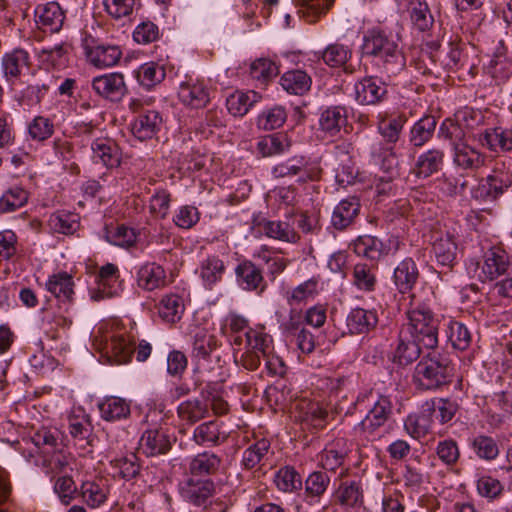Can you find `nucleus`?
<instances>
[{
  "mask_svg": "<svg viewBox=\"0 0 512 512\" xmlns=\"http://www.w3.org/2000/svg\"><path fill=\"white\" fill-rule=\"evenodd\" d=\"M351 50L339 43L329 45L322 53V59L330 67L339 68L351 58Z\"/></svg>",
  "mask_w": 512,
  "mask_h": 512,
  "instance_id": "60",
  "label": "nucleus"
},
{
  "mask_svg": "<svg viewBox=\"0 0 512 512\" xmlns=\"http://www.w3.org/2000/svg\"><path fill=\"white\" fill-rule=\"evenodd\" d=\"M180 420L188 425H194L209 414L208 405L199 399H189L177 408Z\"/></svg>",
  "mask_w": 512,
  "mask_h": 512,
  "instance_id": "43",
  "label": "nucleus"
},
{
  "mask_svg": "<svg viewBox=\"0 0 512 512\" xmlns=\"http://www.w3.org/2000/svg\"><path fill=\"white\" fill-rule=\"evenodd\" d=\"M334 500L343 507L353 508L363 504L364 493L360 480H342L334 492Z\"/></svg>",
  "mask_w": 512,
  "mask_h": 512,
  "instance_id": "22",
  "label": "nucleus"
},
{
  "mask_svg": "<svg viewBox=\"0 0 512 512\" xmlns=\"http://www.w3.org/2000/svg\"><path fill=\"white\" fill-rule=\"evenodd\" d=\"M49 226L56 233L73 234L79 226L78 216L64 211L53 213L49 218Z\"/></svg>",
  "mask_w": 512,
  "mask_h": 512,
  "instance_id": "55",
  "label": "nucleus"
},
{
  "mask_svg": "<svg viewBox=\"0 0 512 512\" xmlns=\"http://www.w3.org/2000/svg\"><path fill=\"white\" fill-rule=\"evenodd\" d=\"M110 489L106 480L85 481L80 487V495L90 508L103 505L108 499Z\"/></svg>",
  "mask_w": 512,
  "mask_h": 512,
  "instance_id": "33",
  "label": "nucleus"
},
{
  "mask_svg": "<svg viewBox=\"0 0 512 512\" xmlns=\"http://www.w3.org/2000/svg\"><path fill=\"white\" fill-rule=\"evenodd\" d=\"M371 159L375 165L392 178L397 174L398 159L394 147H385L382 142L371 146Z\"/></svg>",
  "mask_w": 512,
  "mask_h": 512,
  "instance_id": "35",
  "label": "nucleus"
},
{
  "mask_svg": "<svg viewBox=\"0 0 512 512\" xmlns=\"http://www.w3.org/2000/svg\"><path fill=\"white\" fill-rule=\"evenodd\" d=\"M393 404L388 396L379 395L366 416L354 426L353 434L362 442L379 440L385 432L386 424L392 415Z\"/></svg>",
  "mask_w": 512,
  "mask_h": 512,
  "instance_id": "3",
  "label": "nucleus"
},
{
  "mask_svg": "<svg viewBox=\"0 0 512 512\" xmlns=\"http://www.w3.org/2000/svg\"><path fill=\"white\" fill-rule=\"evenodd\" d=\"M54 133V123L44 116H36L28 125V134L34 141H45Z\"/></svg>",
  "mask_w": 512,
  "mask_h": 512,
  "instance_id": "62",
  "label": "nucleus"
},
{
  "mask_svg": "<svg viewBox=\"0 0 512 512\" xmlns=\"http://www.w3.org/2000/svg\"><path fill=\"white\" fill-rule=\"evenodd\" d=\"M437 121L434 116H424L418 120L410 131L409 141L415 147H421L428 142L435 131Z\"/></svg>",
  "mask_w": 512,
  "mask_h": 512,
  "instance_id": "46",
  "label": "nucleus"
},
{
  "mask_svg": "<svg viewBox=\"0 0 512 512\" xmlns=\"http://www.w3.org/2000/svg\"><path fill=\"white\" fill-rule=\"evenodd\" d=\"M280 84L290 94L304 95L310 90L312 79L305 71L294 69L281 76Z\"/></svg>",
  "mask_w": 512,
  "mask_h": 512,
  "instance_id": "38",
  "label": "nucleus"
},
{
  "mask_svg": "<svg viewBox=\"0 0 512 512\" xmlns=\"http://www.w3.org/2000/svg\"><path fill=\"white\" fill-rule=\"evenodd\" d=\"M448 341L452 347L458 350L467 349L472 340V336L468 328L461 322L449 320L446 329Z\"/></svg>",
  "mask_w": 512,
  "mask_h": 512,
  "instance_id": "51",
  "label": "nucleus"
},
{
  "mask_svg": "<svg viewBox=\"0 0 512 512\" xmlns=\"http://www.w3.org/2000/svg\"><path fill=\"white\" fill-rule=\"evenodd\" d=\"M37 24L43 31L55 33L63 26L65 14L57 2H48L36 9Z\"/></svg>",
  "mask_w": 512,
  "mask_h": 512,
  "instance_id": "21",
  "label": "nucleus"
},
{
  "mask_svg": "<svg viewBox=\"0 0 512 512\" xmlns=\"http://www.w3.org/2000/svg\"><path fill=\"white\" fill-rule=\"evenodd\" d=\"M107 354H111L109 359L112 363L125 364L131 361L135 351V342L128 336L114 335L105 348Z\"/></svg>",
  "mask_w": 512,
  "mask_h": 512,
  "instance_id": "30",
  "label": "nucleus"
},
{
  "mask_svg": "<svg viewBox=\"0 0 512 512\" xmlns=\"http://www.w3.org/2000/svg\"><path fill=\"white\" fill-rule=\"evenodd\" d=\"M439 321L427 307H417L407 312V323L402 329L423 344L426 350H434L438 346Z\"/></svg>",
  "mask_w": 512,
  "mask_h": 512,
  "instance_id": "4",
  "label": "nucleus"
},
{
  "mask_svg": "<svg viewBox=\"0 0 512 512\" xmlns=\"http://www.w3.org/2000/svg\"><path fill=\"white\" fill-rule=\"evenodd\" d=\"M290 147V141L285 134L275 133L262 137L257 142V152L263 157H270L286 152Z\"/></svg>",
  "mask_w": 512,
  "mask_h": 512,
  "instance_id": "45",
  "label": "nucleus"
},
{
  "mask_svg": "<svg viewBox=\"0 0 512 512\" xmlns=\"http://www.w3.org/2000/svg\"><path fill=\"white\" fill-rule=\"evenodd\" d=\"M407 12L417 30L424 32L433 26L434 18L425 0H409Z\"/></svg>",
  "mask_w": 512,
  "mask_h": 512,
  "instance_id": "39",
  "label": "nucleus"
},
{
  "mask_svg": "<svg viewBox=\"0 0 512 512\" xmlns=\"http://www.w3.org/2000/svg\"><path fill=\"white\" fill-rule=\"evenodd\" d=\"M359 198L351 196L343 199L334 208L331 216V224L337 230H344L349 227L360 211Z\"/></svg>",
  "mask_w": 512,
  "mask_h": 512,
  "instance_id": "24",
  "label": "nucleus"
},
{
  "mask_svg": "<svg viewBox=\"0 0 512 512\" xmlns=\"http://www.w3.org/2000/svg\"><path fill=\"white\" fill-rule=\"evenodd\" d=\"M318 282L315 279H309L297 287L288 291L285 295L287 303L290 306H297L305 303L310 297L317 293Z\"/></svg>",
  "mask_w": 512,
  "mask_h": 512,
  "instance_id": "58",
  "label": "nucleus"
},
{
  "mask_svg": "<svg viewBox=\"0 0 512 512\" xmlns=\"http://www.w3.org/2000/svg\"><path fill=\"white\" fill-rule=\"evenodd\" d=\"M138 285L148 291L161 287L165 283L164 269L155 263L143 265L138 271Z\"/></svg>",
  "mask_w": 512,
  "mask_h": 512,
  "instance_id": "44",
  "label": "nucleus"
},
{
  "mask_svg": "<svg viewBox=\"0 0 512 512\" xmlns=\"http://www.w3.org/2000/svg\"><path fill=\"white\" fill-rule=\"evenodd\" d=\"M274 482L278 489L283 492H292L302 487L301 476L291 466L281 468L276 473Z\"/></svg>",
  "mask_w": 512,
  "mask_h": 512,
  "instance_id": "59",
  "label": "nucleus"
},
{
  "mask_svg": "<svg viewBox=\"0 0 512 512\" xmlns=\"http://www.w3.org/2000/svg\"><path fill=\"white\" fill-rule=\"evenodd\" d=\"M74 280L71 274L61 271L50 275L45 283L46 290L59 304H71L74 299Z\"/></svg>",
  "mask_w": 512,
  "mask_h": 512,
  "instance_id": "13",
  "label": "nucleus"
},
{
  "mask_svg": "<svg viewBox=\"0 0 512 512\" xmlns=\"http://www.w3.org/2000/svg\"><path fill=\"white\" fill-rule=\"evenodd\" d=\"M362 50L365 55L377 58L378 65L388 77L398 75L406 66L398 40L379 28L369 29L365 33Z\"/></svg>",
  "mask_w": 512,
  "mask_h": 512,
  "instance_id": "1",
  "label": "nucleus"
},
{
  "mask_svg": "<svg viewBox=\"0 0 512 512\" xmlns=\"http://www.w3.org/2000/svg\"><path fill=\"white\" fill-rule=\"evenodd\" d=\"M216 348L217 339L214 335L205 330H200L195 334L192 355L196 362L212 358Z\"/></svg>",
  "mask_w": 512,
  "mask_h": 512,
  "instance_id": "49",
  "label": "nucleus"
},
{
  "mask_svg": "<svg viewBox=\"0 0 512 512\" xmlns=\"http://www.w3.org/2000/svg\"><path fill=\"white\" fill-rule=\"evenodd\" d=\"M236 279L242 289L256 291L261 295L267 289V282L264 279L262 269L254 262L245 260L239 263L235 269Z\"/></svg>",
  "mask_w": 512,
  "mask_h": 512,
  "instance_id": "10",
  "label": "nucleus"
},
{
  "mask_svg": "<svg viewBox=\"0 0 512 512\" xmlns=\"http://www.w3.org/2000/svg\"><path fill=\"white\" fill-rule=\"evenodd\" d=\"M349 453L347 440L336 438L328 443L322 450L319 461L325 470L335 471L341 467Z\"/></svg>",
  "mask_w": 512,
  "mask_h": 512,
  "instance_id": "23",
  "label": "nucleus"
},
{
  "mask_svg": "<svg viewBox=\"0 0 512 512\" xmlns=\"http://www.w3.org/2000/svg\"><path fill=\"white\" fill-rule=\"evenodd\" d=\"M512 185V177L501 170H494L493 174L482 180L477 187V196L496 199Z\"/></svg>",
  "mask_w": 512,
  "mask_h": 512,
  "instance_id": "25",
  "label": "nucleus"
},
{
  "mask_svg": "<svg viewBox=\"0 0 512 512\" xmlns=\"http://www.w3.org/2000/svg\"><path fill=\"white\" fill-rule=\"evenodd\" d=\"M346 124L347 111L343 106H330L320 114V130L330 136L337 135Z\"/></svg>",
  "mask_w": 512,
  "mask_h": 512,
  "instance_id": "32",
  "label": "nucleus"
},
{
  "mask_svg": "<svg viewBox=\"0 0 512 512\" xmlns=\"http://www.w3.org/2000/svg\"><path fill=\"white\" fill-rule=\"evenodd\" d=\"M330 478L325 472L311 473L305 481V494L307 499L317 500L327 490Z\"/></svg>",
  "mask_w": 512,
  "mask_h": 512,
  "instance_id": "57",
  "label": "nucleus"
},
{
  "mask_svg": "<svg viewBox=\"0 0 512 512\" xmlns=\"http://www.w3.org/2000/svg\"><path fill=\"white\" fill-rule=\"evenodd\" d=\"M406 118L403 116L381 117L377 129L385 147H394L400 138Z\"/></svg>",
  "mask_w": 512,
  "mask_h": 512,
  "instance_id": "36",
  "label": "nucleus"
},
{
  "mask_svg": "<svg viewBox=\"0 0 512 512\" xmlns=\"http://www.w3.org/2000/svg\"><path fill=\"white\" fill-rule=\"evenodd\" d=\"M418 278V267L410 257L402 260L394 269L393 281L397 290L402 294L410 292L417 283Z\"/></svg>",
  "mask_w": 512,
  "mask_h": 512,
  "instance_id": "27",
  "label": "nucleus"
},
{
  "mask_svg": "<svg viewBox=\"0 0 512 512\" xmlns=\"http://www.w3.org/2000/svg\"><path fill=\"white\" fill-rule=\"evenodd\" d=\"M221 465V458L210 451H205L195 455L188 466L186 475L198 478H209L217 473Z\"/></svg>",
  "mask_w": 512,
  "mask_h": 512,
  "instance_id": "26",
  "label": "nucleus"
},
{
  "mask_svg": "<svg viewBox=\"0 0 512 512\" xmlns=\"http://www.w3.org/2000/svg\"><path fill=\"white\" fill-rule=\"evenodd\" d=\"M353 283L360 290L373 291L377 280L372 268L367 264H356L353 269Z\"/></svg>",
  "mask_w": 512,
  "mask_h": 512,
  "instance_id": "64",
  "label": "nucleus"
},
{
  "mask_svg": "<svg viewBox=\"0 0 512 512\" xmlns=\"http://www.w3.org/2000/svg\"><path fill=\"white\" fill-rule=\"evenodd\" d=\"M478 141L493 152L512 150V129L503 127L487 128L478 134Z\"/></svg>",
  "mask_w": 512,
  "mask_h": 512,
  "instance_id": "20",
  "label": "nucleus"
},
{
  "mask_svg": "<svg viewBox=\"0 0 512 512\" xmlns=\"http://www.w3.org/2000/svg\"><path fill=\"white\" fill-rule=\"evenodd\" d=\"M175 438L164 427H152L146 429L139 442L140 450L148 457L167 454L174 443Z\"/></svg>",
  "mask_w": 512,
  "mask_h": 512,
  "instance_id": "6",
  "label": "nucleus"
},
{
  "mask_svg": "<svg viewBox=\"0 0 512 512\" xmlns=\"http://www.w3.org/2000/svg\"><path fill=\"white\" fill-rule=\"evenodd\" d=\"M454 367L446 354L428 350L417 363L414 382L423 390H435L452 382Z\"/></svg>",
  "mask_w": 512,
  "mask_h": 512,
  "instance_id": "2",
  "label": "nucleus"
},
{
  "mask_svg": "<svg viewBox=\"0 0 512 512\" xmlns=\"http://www.w3.org/2000/svg\"><path fill=\"white\" fill-rule=\"evenodd\" d=\"M92 161L107 168H114L120 164V151L114 140L100 137L91 143Z\"/></svg>",
  "mask_w": 512,
  "mask_h": 512,
  "instance_id": "16",
  "label": "nucleus"
},
{
  "mask_svg": "<svg viewBox=\"0 0 512 512\" xmlns=\"http://www.w3.org/2000/svg\"><path fill=\"white\" fill-rule=\"evenodd\" d=\"M470 445L474 453L480 458L491 461L499 455V447L496 440L490 436L477 435L471 439Z\"/></svg>",
  "mask_w": 512,
  "mask_h": 512,
  "instance_id": "54",
  "label": "nucleus"
},
{
  "mask_svg": "<svg viewBox=\"0 0 512 512\" xmlns=\"http://www.w3.org/2000/svg\"><path fill=\"white\" fill-rule=\"evenodd\" d=\"M183 498L197 506L206 504L215 492L214 482L210 478H198L186 475L180 484Z\"/></svg>",
  "mask_w": 512,
  "mask_h": 512,
  "instance_id": "8",
  "label": "nucleus"
},
{
  "mask_svg": "<svg viewBox=\"0 0 512 512\" xmlns=\"http://www.w3.org/2000/svg\"><path fill=\"white\" fill-rule=\"evenodd\" d=\"M378 324V315L375 310L354 308L346 319V325L351 334H366Z\"/></svg>",
  "mask_w": 512,
  "mask_h": 512,
  "instance_id": "28",
  "label": "nucleus"
},
{
  "mask_svg": "<svg viewBox=\"0 0 512 512\" xmlns=\"http://www.w3.org/2000/svg\"><path fill=\"white\" fill-rule=\"evenodd\" d=\"M400 242L397 237L389 239V248L385 250L383 243L376 237L370 235L359 236L353 243L354 252L370 260H377L383 254L393 250L395 253L399 249Z\"/></svg>",
  "mask_w": 512,
  "mask_h": 512,
  "instance_id": "12",
  "label": "nucleus"
},
{
  "mask_svg": "<svg viewBox=\"0 0 512 512\" xmlns=\"http://www.w3.org/2000/svg\"><path fill=\"white\" fill-rule=\"evenodd\" d=\"M444 162V152L433 148L421 154L416 162L415 171L418 177L427 178L438 172Z\"/></svg>",
  "mask_w": 512,
  "mask_h": 512,
  "instance_id": "40",
  "label": "nucleus"
},
{
  "mask_svg": "<svg viewBox=\"0 0 512 512\" xmlns=\"http://www.w3.org/2000/svg\"><path fill=\"white\" fill-rule=\"evenodd\" d=\"M30 68V55L25 49L15 48L2 57L1 70L4 78L11 84H15L22 76L28 74Z\"/></svg>",
  "mask_w": 512,
  "mask_h": 512,
  "instance_id": "7",
  "label": "nucleus"
},
{
  "mask_svg": "<svg viewBox=\"0 0 512 512\" xmlns=\"http://www.w3.org/2000/svg\"><path fill=\"white\" fill-rule=\"evenodd\" d=\"M247 349L259 353L262 357L272 353V337L262 329H249L245 333Z\"/></svg>",
  "mask_w": 512,
  "mask_h": 512,
  "instance_id": "50",
  "label": "nucleus"
},
{
  "mask_svg": "<svg viewBox=\"0 0 512 512\" xmlns=\"http://www.w3.org/2000/svg\"><path fill=\"white\" fill-rule=\"evenodd\" d=\"M263 233L272 239L282 242L296 243L300 236L288 221L265 220L260 223Z\"/></svg>",
  "mask_w": 512,
  "mask_h": 512,
  "instance_id": "37",
  "label": "nucleus"
},
{
  "mask_svg": "<svg viewBox=\"0 0 512 512\" xmlns=\"http://www.w3.org/2000/svg\"><path fill=\"white\" fill-rule=\"evenodd\" d=\"M98 409L101 418L108 422L126 419L131 412L129 403L125 399L116 396L104 398L98 404Z\"/></svg>",
  "mask_w": 512,
  "mask_h": 512,
  "instance_id": "34",
  "label": "nucleus"
},
{
  "mask_svg": "<svg viewBox=\"0 0 512 512\" xmlns=\"http://www.w3.org/2000/svg\"><path fill=\"white\" fill-rule=\"evenodd\" d=\"M226 266L224 261L216 255L204 258L197 269V273L205 289L213 290L222 282Z\"/></svg>",
  "mask_w": 512,
  "mask_h": 512,
  "instance_id": "17",
  "label": "nucleus"
},
{
  "mask_svg": "<svg viewBox=\"0 0 512 512\" xmlns=\"http://www.w3.org/2000/svg\"><path fill=\"white\" fill-rule=\"evenodd\" d=\"M300 6L299 13L307 22H315L332 6L334 0H296Z\"/></svg>",
  "mask_w": 512,
  "mask_h": 512,
  "instance_id": "56",
  "label": "nucleus"
},
{
  "mask_svg": "<svg viewBox=\"0 0 512 512\" xmlns=\"http://www.w3.org/2000/svg\"><path fill=\"white\" fill-rule=\"evenodd\" d=\"M180 101L192 108H202L210 101V90L200 81L182 82L178 89Z\"/></svg>",
  "mask_w": 512,
  "mask_h": 512,
  "instance_id": "19",
  "label": "nucleus"
},
{
  "mask_svg": "<svg viewBox=\"0 0 512 512\" xmlns=\"http://www.w3.org/2000/svg\"><path fill=\"white\" fill-rule=\"evenodd\" d=\"M121 55V50L117 46L98 45L89 50L88 59L95 67L106 68L117 64Z\"/></svg>",
  "mask_w": 512,
  "mask_h": 512,
  "instance_id": "42",
  "label": "nucleus"
},
{
  "mask_svg": "<svg viewBox=\"0 0 512 512\" xmlns=\"http://www.w3.org/2000/svg\"><path fill=\"white\" fill-rule=\"evenodd\" d=\"M28 200V193L15 186L6 190L0 197V213H10L23 207Z\"/></svg>",
  "mask_w": 512,
  "mask_h": 512,
  "instance_id": "53",
  "label": "nucleus"
},
{
  "mask_svg": "<svg viewBox=\"0 0 512 512\" xmlns=\"http://www.w3.org/2000/svg\"><path fill=\"white\" fill-rule=\"evenodd\" d=\"M423 344L416 341L410 332L404 331L402 328L399 331L398 343L394 350L393 360L395 363L405 366L416 361L422 354Z\"/></svg>",
  "mask_w": 512,
  "mask_h": 512,
  "instance_id": "14",
  "label": "nucleus"
},
{
  "mask_svg": "<svg viewBox=\"0 0 512 512\" xmlns=\"http://www.w3.org/2000/svg\"><path fill=\"white\" fill-rule=\"evenodd\" d=\"M433 251L437 262L445 267L451 268L456 259L457 244L453 238L447 235L440 238L433 244Z\"/></svg>",
  "mask_w": 512,
  "mask_h": 512,
  "instance_id": "52",
  "label": "nucleus"
},
{
  "mask_svg": "<svg viewBox=\"0 0 512 512\" xmlns=\"http://www.w3.org/2000/svg\"><path fill=\"white\" fill-rule=\"evenodd\" d=\"M454 163L463 169L474 170L484 163V156L465 141L453 147Z\"/></svg>",
  "mask_w": 512,
  "mask_h": 512,
  "instance_id": "41",
  "label": "nucleus"
},
{
  "mask_svg": "<svg viewBox=\"0 0 512 512\" xmlns=\"http://www.w3.org/2000/svg\"><path fill=\"white\" fill-rule=\"evenodd\" d=\"M355 97L362 105H374L383 101L387 95L385 83L376 77L369 76L355 83Z\"/></svg>",
  "mask_w": 512,
  "mask_h": 512,
  "instance_id": "11",
  "label": "nucleus"
},
{
  "mask_svg": "<svg viewBox=\"0 0 512 512\" xmlns=\"http://www.w3.org/2000/svg\"><path fill=\"white\" fill-rule=\"evenodd\" d=\"M184 312V304L177 294L162 297L158 304V314L166 322L174 323L180 320Z\"/></svg>",
  "mask_w": 512,
  "mask_h": 512,
  "instance_id": "47",
  "label": "nucleus"
},
{
  "mask_svg": "<svg viewBox=\"0 0 512 512\" xmlns=\"http://www.w3.org/2000/svg\"><path fill=\"white\" fill-rule=\"evenodd\" d=\"M194 373V389L200 388L205 382L216 383L223 382L222 366L219 363V356L208 360H200L196 362Z\"/></svg>",
  "mask_w": 512,
  "mask_h": 512,
  "instance_id": "29",
  "label": "nucleus"
},
{
  "mask_svg": "<svg viewBox=\"0 0 512 512\" xmlns=\"http://www.w3.org/2000/svg\"><path fill=\"white\" fill-rule=\"evenodd\" d=\"M161 125L162 117L158 111L145 110L131 123V132L140 141H146L157 134Z\"/></svg>",
  "mask_w": 512,
  "mask_h": 512,
  "instance_id": "18",
  "label": "nucleus"
},
{
  "mask_svg": "<svg viewBox=\"0 0 512 512\" xmlns=\"http://www.w3.org/2000/svg\"><path fill=\"white\" fill-rule=\"evenodd\" d=\"M32 442L46 454L63 448L61 433L57 429L41 428L32 436Z\"/></svg>",
  "mask_w": 512,
  "mask_h": 512,
  "instance_id": "48",
  "label": "nucleus"
},
{
  "mask_svg": "<svg viewBox=\"0 0 512 512\" xmlns=\"http://www.w3.org/2000/svg\"><path fill=\"white\" fill-rule=\"evenodd\" d=\"M322 169L313 161L303 156H294L283 161L273 168V175L277 178L298 177V181L305 183L319 179Z\"/></svg>",
  "mask_w": 512,
  "mask_h": 512,
  "instance_id": "5",
  "label": "nucleus"
},
{
  "mask_svg": "<svg viewBox=\"0 0 512 512\" xmlns=\"http://www.w3.org/2000/svg\"><path fill=\"white\" fill-rule=\"evenodd\" d=\"M509 265L508 254L498 247H493L484 255L480 278L483 281H493L497 277L505 274Z\"/></svg>",
  "mask_w": 512,
  "mask_h": 512,
  "instance_id": "15",
  "label": "nucleus"
},
{
  "mask_svg": "<svg viewBox=\"0 0 512 512\" xmlns=\"http://www.w3.org/2000/svg\"><path fill=\"white\" fill-rule=\"evenodd\" d=\"M476 487L478 493L489 500L499 498L504 491L503 483L491 475L480 476L477 480Z\"/></svg>",
  "mask_w": 512,
  "mask_h": 512,
  "instance_id": "63",
  "label": "nucleus"
},
{
  "mask_svg": "<svg viewBox=\"0 0 512 512\" xmlns=\"http://www.w3.org/2000/svg\"><path fill=\"white\" fill-rule=\"evenodd\" d=\"M92 89L100 97L112 102L122 100L127 93V86L121 73H108L95 77L92 80Z\"/></svg>",
  "mask_w": 512,
  "mask_h": 512,
  "instance_id": "9",
  "label": "nucleus"
},
{
  "mask_svg": "<svg viewBox=\"0 0 512 512\" xmlns=\"http://www.w3.org/2000/svg\"><path fill=\"white\" fill-rule=\"evenodd\" d=\"M287 114L283 107L275 106L262 112L257 118V126L263 130H274L286 121Z\"/></svg>",
  "mask_w": 512,
  "mask_h": 512,
  "instance_id": "61",
  "label": "nucleus"
},
{
  "mask_svg": "<svg viewBox=\"0 0 512 512\" xmlns=\"http://www.w3.org/2000/svg\"><path fill=\"white\" fill-rule=\"evenodd\" d=\"M270 454H272L270 441L266 438L259 439L244 450L241 465L247 470L258 465L263 466L268 462Z\"/></svg>",
  "mask_w": 512,
  "mask_h": 512,
  "instance_id": "31",
  "label": "nucleus"
}]
</instances>
